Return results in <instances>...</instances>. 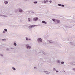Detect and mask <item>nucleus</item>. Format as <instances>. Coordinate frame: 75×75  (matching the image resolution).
<instances>
[{
    "label": "nucleus",
    "instance_id": "7ed1b4c3",
    "mask_svg": "<svg viewBox=\"0 0 75 75\" xmlns=\"http://www.w3.org/2000/svg\"><path fill=\"white\" fill-rule=\"evenodd\" d=\"M70 64L71 65H74L75 66V62H72L70 63Z\"/></svg>",
    "mask_w": 75,
    "mask_h": 75
},
{
    "label": "nucleus",
    "instance_id": "c756f323",
    "mask_svg": "<svg viewBox=\"0 0 75 75\" xmlns=\"http://www.w3.org/2000/svg\"><path fill=\"white\" fill-rule=\"evenodd\" d=\"M34 69H37V68L36 67H34Z\"/></svg>",
    "mask_w": 75,
    "mask_h": 75
},
{
    "label": "nucleus",
    "instance_id": "f3484780",
    "mask_svg": "<svg viewBox=\"0 0 75 75\" xmlns=\"http://www.w3.org/2000/svg\"><path fill=\"white\" fill-rule=\"evenodd\" d=\"M28 22H31V19H30V18H28Z\"/></svg>",
    "mask_w": 75,
    "mask_h": 75
},
{
    "label": "nucleus",
    "instance_id": "5701e85b",
    "mask_svg": "<svg viewBox=\"0 0 75 75\" xmlns=\"http://www.w3.org/2000/svg\"><path fill=\"white\" fill-rule=\"evenodd\" d=\"M53 70L54 71H56L57 70L55 68H53Z\"/></svg>",
    "mask_w": 75,
    "mask_h": 75
},
{
    "label": "nucleus",
    "instance_id": "9d476101",
    "mask_svg": "<svg viewBox=\"0 0 75 75\" xmlns=\"http://www.w3.org/2000/svg\"><path fill=\"white\" fill-rule=\"evenodd\" d=\"M26 41H31V39H28V38H26Z\"/></svg>",
    "mask_w": 75,
    "mask_h": 75
},
{
    "label": "nucleus",
    "instance_id": "1a4fd4ad",
    "mask_svg": "<svg viewBox=\"0 0 75 75\" xmlns=\"http://www.w3.org/2000/svg\"><path fill=\"white\" fill-rule=\"evenodd\" d=\"M4 3L5 4H7L8 3V2L7 1H4Z\"/></svg>",
    "mask_w": 75,
    "mask_h": 75
},
{
    "label": "nucleus",
    "instance_id": "e433bc0d",
    "mask_svg": "<svg viewBox=\"0 0 75 75\" xmlns=\"http://www.w3.org/2000/svg\"><path fill=\"white\" fill-rule=\"evenodd\" d=\"M0 55H1V57H3V54H1Z\"/></svg>",
    "mask_w": 75,
    "mask_h": 75
},
{
    "label": "nucleus",
    "instance_id": "473e14b6",
    "mask_svg": "<svg viewBox=\"0 0 75 75\" xmlns=\"http://www.w3.org/2000/svg\"><path fill=\"white\" fill-rule=\"evenodd\" d=\"M4 40H5V41H6V39H2V41H4Z\"/></svg>",
    "mask_w": 75,
    "mask_h": 75
},
{
    "label": "nucleus",
    "instance_id": "4be33fe9",
    "mask_svg": "<svg viewBox=\"0 0 75 75\" xmlns=\"http://www.w3.org/2000/svg\"><path fill=\"white\" fill-rule=\"evenodd\" d=\"M26 13H30V11H28L26 12Z\"/></svg>",
    "mask_w": 75,
    "mask_h": 75
},
{
    "label": "nucleus",
    "instance_id": "6ab92c4d",
    "mask_svg": "<svg viewBox=\"0 0 75 75\" xmlns=\"http://www.w3.org/2000/svg\"><path fill=\"white\" fill-rule=\"evenodd\" d=\"M28 28H29V29H31V28H32V26L31 25H30V26H29Z\"/></svg>",
    "mask_w": 75,
    "mask_h": 75
},
{
    "label": "nucleus",
    "instance_id": "9b49d317",
    "mask_svg": "<svg viewBox=\"0 0 75 75\" xmlns=\"http://www.w3.org/2000/svg\"><path fill=\"white\" fill-rule=\"evenodd\" d=\"M0 16H2V17H7V16L6 15H0Z\"/></svg>",
    "mask_w": 75,
    "mask_h": 75
},
{
    "label": "nucleus",
    "instance_id": "2eb2a0df",
    "mask_svg": "<svg viewBox=\"0 0 75 75\" xmlns=\"http://www.w3.org/2000/svg\"><path fill=\"white\" fill-rule=\"evenodd\" d=\"M30 12H31V13H33V14H34V11H33L32 10L30 11Z\"/></svg>",
    "mask_w": 75,
    "mask_h": 75
},
{
    "label": "nucleus",
    "instance_id": "6e6552de",
    "mask_svg": "<svg viewBox=\"0 0 75 75\" xmlns=\"http://www.w3.org/2000/svg\"><path fill=\"white\" fill-rule=\"evenodd\" d=\"M44 72H45V74H50V72L49 71H44Z\"/></svg>",
    "mask_w": 75,
    "mask_h": 75
},
{
    "label": "nucleus",
    "instance_id": "0eeeda50",
    "mask_svg": "<svg viewBox=\"0 0 75 75\" xmlns=\"http://www.w3.org/2000/svg\"><path fill=\"white\" fill-rule=\"evenodd\" d=\"M40 53H41V54H43L44 55L45 54V52H42V51H40Z\"/></svg>",
    "mask_w": 75,
    "mask_h": 75
},
{
    "label": "nucleus",
    "instance_id": "58836bf2",
    "mask_svg": "<svg viewBox=\"0 0 75 75\" xmlns=\"http://www.w3.org/2000/svg\"><path fill=\"white\" fill-rule=\"evenodd\" d=\"M11 50H12V49H14V48H11Z\"/></svg>",
    "mask_w": 75,
    "mask_h": 75
},
{
    "label": "nucleus",
    "instance_id": "bb28decb",
    "mask_svg": "<svg viewBox=\"0 0 75 75\" xmlns=\"http://www.w3.org/2000/svg\"><path fill=\"white\" fill-rule=\"evenodd\" d=\"M33 3H34V4H37V1L34 2Z\"/></svg>",
    "mask_w": 75,
    "mask_h": 75
},
{
    "label": "nucleus",
    "instance_id": "f8f14e48",
    "mask_svg": "<svg viewBox=\"0 0 75 75\" xmlns=\"http://www.w3.org/2000/svg\"><path fill=\"white\" fill-rule=\"evenodd\" d=\"M42 23H45V24H47V22L45 21H42Z\"/></svg>",
    "mask_w": 75,
    "mask_h": 75
},
{
    "label": "nucleus",
    "instance_id": "393cba45",
    "mask_svg": "<svg viewBox=\"0 0 75 75\" xmlns=\"http://www.w3.org/2000/svg\"><path fill=\"white\" fill-rule=\"evenodd\" d=\"M13 45L14 46H17V44L16 43H13Z\"/></svg>",
    "mask_w": 75,
    "mask_h": 75
},
{
    "label": "nucleus",
    "instance_id": "f704fd0d",
    "mask_svg": "<svg viewBox=\"0 0 75 75\" xmlns=\"http://www.w3.org/2000/svg\"><path fill=\"white\" fill-rule=\"evenodd\" d=\"M3 33H5L6 32H5V31H3Z\"/></svg>",
    "mask_w": 75,
    "mask_h": 75
},
{
    "label": "nucleus",
    "instance_id": "f257e3e1",
    "mask_svg": "<svg viewBox=\"0 0 75 75\" xmlns=\"http://www.w3.org/2000/svg\"><path fill=\"white\" fill-rule=\"evenodd\" d=\"M37 41L39 43H40V42H42V40L41 38H38L37 39Z\"/></svg>",
    "mask_w": 75,
    "mask_h": 75
},
{
    "label": "nucleus",
    "instance_id": "dca6fc26",
    "mask_svg": "<svg viewBox=\"0 0 75 75\" xmlns=\"http://www.w3.org/2000/svg\"><path fill=\"white\" fill-rule=\"evenodd\" d=\"M71 44L72 45H74L75 46V43H71Z\"/></svg>",
    "mask_w": 75,
    "mask_h": 75
},
{
    "label": "nucleus",
    "instance_id": "72a5a7b5",
    "mask_svg": "<svg viewBox=\"0 0 75 75\" xmlns=\"http://www.w3.org/2000/svg\"><path fill=\"white\" fill-rule=\"evenodd\" d=\"M58 72H59V71H58V70H56V72L57 73Z\"/></svg>",
    "mask_w": 75,
    "mask_h": 75
},
{
    "label": "nucleus",
    "instance_id": "c85d7f7f",
    "mask_svg": "<svg viewBox=\"0 0 75 75\" xmlns=\"http://www.w3.org/2000/svg\"><path fill=\"white\" fill-rule=\"evenodd\" d=\"M4 30L5 31H6V32H7V30L6 29H4Z\"/></svg>",
    "mask_w": 75,
    "mask_h": 75
},
{
    "label": "nucleus",
    "instance_id": "cd10ccee",
    "mask_svg": "<svg viewBox=\"0 0 75 75\" xmlns=\"http://www.w3.org/2000/svg\"><path fill=\"white\" fill-rule=\"evenodd\" d=\"M61 6L62 7H65V5H63V4L61 5Z\"/></svg>",
    "mask_w": 75,
    "mask_h": 75
},
{
    "label": "nucleus",
    "instance_id": "7c9ffc66",
    "mask_svg": "<svg viewBox=\"0 0 75 75\" xmlns=\"http://www.w3.org/2000/svg\"><path fill=\"white\" fill-rule=\"evenodd\" d=\"M61 64H64V62H61Z\"/></svg>",
    "mask_w": 75,
    "mask_h": 75
},
{
    "label": "nucleus",
    "instance_id": "4468645a",
    "mask_svg": "<svg viewBox=\"0 0 75 75\" xmlns=\"http://www.w3.org/2000/svg\"><path fill=\"white\" fill-rule=\"evenodd\" d=\"M56 22H57V23H59V20H56Z\"/></svg>",
    "mask_w": 75,
    "mask_h": 75
},
{
    "label": "nucleus",
    "instance_id": "ea45409f",
    "mask_svg": "<svg viewBox=\"0 0 75 75\" xmlns=\"http://www.w3.org/2000/svg\"><path fill=\"white\" fill-rule=\"evenodd\" d=\"M16 11H18V9H16Z\"/></svg>",
    "mask_w": 75,
    "mask_h": 75
},
{
    "label": "nucleus",
    "instance_id": "423d86ee",
    "mask_svg": "<svg viewBox=\"0 0 75 75\" xmlns=\"http://www.w3.org/2000/svg\"><path fill=\"white\" fill-rule=\"evenodd\" d=\"M47 42H49V43H53V41L52 40H48Z\"/></svg>",
    "mask_w": 75,
    "mask_h": 75
},
{
    "label": "nucleus",
    "instance_id": "2f4dec72",
    "mask_svg": "<svg viewBox=\"0 0 75 75\" xmlns=\"http://www.w3.org/2000/svg\"><path fill=\"white\" fill-rule=\"evenodd\" d=\"M58 6H61V4H58Z\"/></svg>",
    "mask_w": 75,
    "mask_h": 75
},
{
    "label": "nucleus",
    "instance_id": "a211bd4d",
    "mask_svg": "<svg viewBox=\"0 0 75 75\" xmlns=\"http://www.w3.org/2000/svg\"><path fill=\"white\" fill-rule=\"evenodd\" d=\"M48 0H46V1L44 0V2L45 3H47V2H48Z\"/></svg>",
    "mask_w": 75,
    "mask_h": 75
},
{
    "label": "nucleus",
    "instance_id": "39448f33",
    "mask_svg": "<svg viewBox=\"0 0 75 75\" xmlns=\"http://www.w3.org/2000/svg\"><path fill=\"white\" fill-rule=\"evenodd\" d=\"M19 12L21 13L23 12V10L21 8H19Z\"/></svg>",
    "mask_w": 75,
    "mask_h": 75
},
{
    "label": "nucleus",
    "instance_id": "a878e982",
    "mask_svg": "<svg viewBox=\"0 0 75 75\" xmlns=\"http://www.w3.org/2000/svg\"><path fill=\"white\" fill-rule=\"evenodd\" d=\"M72 71H74L75 72V68H73L72 69Z\"/></svg>",
    "mask_w": 75,
    "mask_h": 75
},
{
    "label": "nucleus",
    "instance_id": "4c0bfd02",
    "mask_svg": "<svg viewBox=\"0 0 75 75\" xmlns=\"http://www.w3.org/2000/svg\"><path fill=\"white\" fill-rule=\"evenodd\" d=\"M49 2L50 3H51L52 2V1H50Z\"/></svg>",
    "mask_w": 75,
    "mask_h": 75
},
{
    "label": "nucleus",
    "instance_id": "20e7f679",
    "mask_svg": "<svg viewBox=\"0 0 75 75\" xmlns=\"http://www.w3.org/2000/svg\"><path fill=\"white\" fill-rule=\"evenodd\" d=\"M38 17L35 18H33V21H38Z\"/></svg>",
    "mask_w": 75,
    "mask_h": 75
},
{
    "label": "nucleus",
    "instance_id": "f03ea898",
    "mask_svg": "<svg viewBox=\"0 0 75 75\" xmlns=\"http://www.w3.org/2000/svg\"><path fill=\"white\" fill-rule=\"evenodd\" d=\"M26 47L27 49H31V47L28 44L26 45Z\"/></svg>",
    "mask_w": 75,
    "mask_h": 75
},
{
    "label": "nucleus",
    "instance_id": "aec40b11",
    "mask_svg": "<svg viewBox=\"0 0 75 75\" xmlns=\"http://www.w3.org/2000/svg\"><path fill=\"white\" fill-rule=\"evenodd\" d=\"M12 69H13V70H14V71H16V68H15L14 67H12Z\"/></svg>",
    "mask_w": 75,
    "mask_h": 75
},
{
    "label": "nucleus",
    "instance_id": "ddd939ff",
    "mask_svg": "<svg viewBox=\"0 0 75 75\" xmlns=\"http://www.w3.org/2000/svg\"><path fill=\"white\" fill-rule=\"evenodd\" d=\"M57 64H61V61L58 60L57 61Z\"/></svg>",
    "mask_w": 75,
    "mask_h": 75
},
{
    "label": "nucleus",
    "instance_id": "b1692460",
    "mask_svg": "<svg viewBox=\"0 0 75 75\" xmlns=\"http://www.w3.org/2000/svg\"><path fill=\"white\" fill-rule=\"evenodd\" d=\"M32 25V27L33 28V27H35V26H36V25Z\"/></svg>",
    "mask_w": 75,
    "mask_h": 75
},
{
    "label": "nucleus",
    "instance_id": "c9c22d12",
    "mask_svg": "<svg viewBox=\"0 0 75 75\" xmlns=\"http://www.w3.org/2000/svg\"><path fill=\"white\" fill-rule=\"evenodd\" d=\"M6 50L7 51H8L9 50V49H8V48H7L6 49Z\"/></svg>",
    "mask_w": 75,
    "mask_h": 75
},
{
    "label": "nucleus",
    "instance_id": "412c9836",
    "mask_svg": "<svg viewBox=\"0 0 75 75\" xmlns=\"http://www.w3.org/2000/svg\"><path fill=\"white\" fill-rule=\"evenodd\" d=\"M52 21H54V22H56V20H55V19H52Z\"/></svg>",
    "mask_w": 75,
    "mask_h": 75
}]
</instances>
